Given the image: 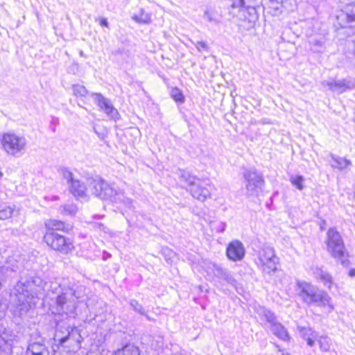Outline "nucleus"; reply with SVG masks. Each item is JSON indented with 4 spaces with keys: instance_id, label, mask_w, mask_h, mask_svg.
Listing matches in <instances>:
<instances>
[{
    "instance_id": "1",
    "label": "nucleus",
    "mask_w": 355,
    "mask_h": 355,
    "mask_svg": "<svg viewBox=\"0 0 355 355\" xmlns=\"http://www.w3.org/2000/svg\"><path fill=\"white\" fill-rule=\"evenodd\" d=\"M78 297L72 288L62 289L56 297V313L54 317L56 331L54 340L58 341L60 345L68 343L69 347H78L82 342L80 331L70 324V321L74 318Z\"/></svg>"
},
{
    "instance_id": "2",
    "label": "nucleus",
    "mask_w": 355,
    "mask_h": 355,
    "mask_svg": "<svg viewBox=\"0 0 355 355\" xmlns=\"http://www.w3.org/2000/svg\"><path fill=\"white\" fill-rule=\"evenodd\" d=\"M46 282L34 272H23L10 291V303L15 315L22 316L44 295Z\"/></svg>"
},
{
    "instance_id": "3",
    "label": "nucleus",
    "mask_w": 355,
    "mask_h": 355,
    "mask_svg": "<svg viewBox=\"0 0 355 355\" xmlns=\"http://www.w3.org/2000/svg\"><path fill=\"white\" fill-rule=\"evenodd\" d=\"M295 291L301 301L309 306H317L331 313L334 309L329 295L310 282L297 280Z\"/></svg>"
},
{
    "instance_id": "4",
    "label": "nucleus",
    "mask_w": 355,
    "mask_h": 355,
    "mask_svg": "<svg viewBox=\"0 0 355 355\" xmlns=\"http://www.w3.org/2000/svg\"><path fill=\"white\" fill-rule=\"evenodd\" d=\"M177 175L180 182L184 184L186 189L194 198L203 202L210 197L211 186L209 180L198 178L190 171L184 169H178Z\"/></svg>"
},
{
    "instance_id": "5",
    "label": "nucleus",
    "mask_w": 355,
    "mask_h": 355,
    "mask_svg": "<svg viewBox=\"0 0 355 355\" xmlns=\"http://www.w3.org/2000/svg\"><path fill=\"white\" fill-rule=\"evenodd\" d=\"M87 184L92 193L101 200H109L113 202L123 200V194L99 176L87 178Z\"/></svg>"
},
{
    "instance_id": "6",
    "label": "nucleus",
    "mask_w": 355,
    "mask_h": 355,
    "mask_svg": "<svg viewBox=\"0 0 355 355\" xmlns=\"http://www.w3.org/2000/svg\"><path fill=\"white\" fill-rule=\"evenodd\" d=\"M327 249L332 257L336 259L343 266L347 267L350 262L343 240L336 228L331 227L327 232Z\"/></svg>"
},
{
    "instance_id": "7",
    "label": "nucleus",
    "mask_w": 355,
    "mask_h": 355,
    "mask_svg": "<svg viewBox=\"0 0 355 355\" xmlns=\"http://www.w3.org/2000/svg\"><path fill=\"white\" fill-rule=\"evenodd\" d=\"M230 14L241 21L249 22L258 18L253 0H231Z\"/></svg>"
},
{
    "instance_id": "8",
    "label": "nucleus",
    "mask_w": 355,
    "mask_h": 355,
    "mask_svg": "<svg viewBox=\"0 0 355 355\" xmlns=\"http://www.w3.org/2000/svg\"><path fill=\"white\" fill-rule=\"evenodd\" d=\"M246 196L248 198H257L263 191L265 181L261 172L255 168H246L243 172Z\"/></svg>"
},
{
    "instance_id": "9",
    "label": "nucleus",
    "mask_w": 355,
    "mask_h": 355,
    "mask_svg": "<svg viewBox=\"0 0 355 355\" xmlns=\"http://www.w3.org/2000/svg\"><path fill=\"white\" fill-rule=\"evenodd\" d=\"M256 263L263 274L271 275L277 270L279 259L273 248L264 246L258 253Z\"/></svg>"
},
{
    "instance_id": "10",
    "label": "nucleus",
    "mask_w": 355,
    "mask_h": 355,
    "mask_svg": "<svg viewBox=\"0 0 355 355\" xmlns=\"http://www.w3.org/2000/svg\"><path fill=\"white\" fill-rule=\"evenodd\" d=\"M43 240L52 250L62 254H67L74 248L71 240L59 232H45Z\"/></svg>"
},
{
    "instance_id": "11",
    "label": "nucleus",
    "mask_w": 355,
    "mask_h": 355,
    "mask_svg": "<svg viewBox=\"0 0 355 355\" xmlns=\"http://www.w3.org/2000/svg\"><path fill=\"white\" fill-rule=\"evenodd\" d=\"M3 149L8 154L19 157L21 152L24 150L26 139L24 137L18 136L14 133H4L1 139Z\"/></svg>"
},
{
    "instance_id": "12",
    "label": "nucleus",
    "mask_w": 355,
    "mask_h": 355,
    "mask_svg": "<svg viewBox=\"0 0 355 355\" xmlns=\"http://www.w3.org/2000/svg\"><path fill=\"white\" fill-rule=\"evenodd\" d=\"M25 355H49L44 338L35 330L30 334Z\"/></svg>"
},
{
    "instance_id": "13",
    "label": "nucleus",
    "mask_w": 355,
    "mask_h": 355,
    "mask_svg": "<svg viewBox=\"0 0 355 355\" xmlns=\"http://www.w3.org/2000/svg\"><path fill=\"white\" fill-rule=\"evenodd\" d=\"M90 96L99 110L105 113L110 119L116 121L120 118L118 110L113 106L110 99L103 96L101 93L91 92Z\"/></svg>"
},
{
    "instance_id": "14",
    "label": "nucleus",
    "mask_w": 355,
    "mask_h": 355,
    "mask_svg": "<svg viewBox=\"0 0 355 355\" xmlns=\"http://www.w3.org/2000/svg\"><path fill=\"white\" fill-rule=\"evenodd\" d=\"M336 19L342 28L355 27V4L346 5L337 15Z\"/></svg>"
},
{
    "instance_id": "15",
    "label": "nucleus",
    "mask_w": 355,
    "mask_h": 355,
    "mask_svg": "<svg viewBox=\"0 0 355 355\" xmlns=\"http://www.w3.org/2000/svg\"><path fill=\"white\" fill-rule=\"evenodd\" d=\"M245 254V249L243 244L235 240L230 242L226 248V255L232 261H241Z\"/></svg>"
},
{
    "instance_id": "16",
    "label": "nucleus",
    "mask_w": 355,
    "mask_h": 355,
    "mask_svg": "<svg viewBox=\"0 0 355 355\" xmlns=\"http://www.w3.org/2000/svg\"><path fill=\"white\" fill-rule=\"evenodd\" d=\"M323 85L327 86L332 92L343 93L347 90L352 89L354 87V83L349 79H340L323 82Z\"/></svg>"
},
{
    "instance_id": "17",
    "label": "nucleus",
    "mask_w": 355,
    "mask_h": 355,
    "mask_svg": "<svg viewBox=\"0 0 355 355\" xmlns=\"http://www.w3.org/2000/svg\"><path fill=\"white\" fill-rule=\"evenodd\" d=\"M68 188L69 192L76 199L87 200V187L83 182L76 179L68 186Z\"/></svg>"
},
{
    "instance_id": "18",
    "label": "nucleus",
    "mask_w": 355,
    "mask_h": 355,
    "mask_svg": "<svg viewBox=\"0 0 355 355\" xmlns=\"http://www.w3.org/2000/svg\"><path fill=\"white\" fill-rule=\"evenodd\" d=\"M209 268L216 278L224 280L227 284L232 286H234L236 284V279L227 269H225L216 263H213Z\"/></svg>"
},
{
    "instance_id": "19",
    "label": "nucleus",
    "mask_w": 355,
    "mask_h": 355,
    "mask_svg": "<svg viewBox=\"0 0 355 355\" xmlns=\"http://www.w3.org/2000/svg\"><path fill=\"white\" fill-rule=\"evenodd\" d=\"M44 225L46 232H68L71 229L69 224H67L62 220L56 219L46 220L44 223Z\"/></svg>"
},
{
    "instance_id": "20",
    "label": "nucleus",
    "mask_w": 355,
    "mask_h": 355,
    "mask_svg": "<svg viewBox=\"0 0 355 355\" xmlns=\"http://www.w3.org/2000/svg\"><path fill=\"white\" fill-rule=\"evenodd\" d=\"M258 313L261 318L264 319L268 324L269 329L280 322L276 314L270 309L263 307L259 309Z\"/></svg>"
},
{
    "instance_id": "21",
    "label": "nucleus",
    "mask_w": 355,
    "mask_h": 355,
    "mask_svg": "<svg viewBox=\"0 0 355 355\" xmlns=\"http://www.w3.org/2000/svg\"><path fill=\"white\" fill-rule=\"evenodd\" d=\"M270 330L276 337L283 341L288 342L291 340L288 330L281 322L270 328Z\"/></svg>"
},
{
    "instance_id": "22",
    "label": "nucleus",
    "mask_w": 355,
    "mask_h": 355,
    "mask_svg": "<svg viewBox=\"0 0 355 355\" xmlns=\"http://www.w3.org/2000/svg\"><path fill=\"white\" fill-rule=\"evenodd\" d=\"M314 273L317 279H320L324 286L331 288L333 284V279L330 273L319 268L315 269Z\"/></svg>"
},
{
    "instance_id": "23",
    "label": "nucleus",
    "mask_w": 355,
    "mask_h": 355,
    "mask_svg": "<svg viewBox=\"0 0 355 355\" xmlns=\"http://www.w3.org/2000/svg\"><path fill=\"white\" fill-rule=\"evenodd\" d=\"M3 284V272L0 270V290L2 288ZM7 338L8 334L6 333V329L0 327V355H6V352L2 347L8 343Z\"/></svg>"
},
{
    "instance_id": "24",
    "label": "nucleus",
    "mask_w": 355,
    "mask_h": 355,
    "mask_svg": "<svg viewBox=\"0 0 355 355\" xmlns=\"http://www.w3.org/2000/svg\"><path fill=\"white\" fill-rule=\"evenodd\" d=\"M114 355H140V350L138 347L129 343L115 352Z\"/></svg>"
},
{
    "instance_id": "25",
    "label": "nucleus",
    "mask_w": 355,
    "mask_h": 355,
    "mask_svg": "<svg viewBox=\"0 0 355 355\" xmlns=\"http://www.w3.org/2000/svg\"><path fill=\"white\" fill-rule=\"evenodd\" d=\"M132 19L139 24H149L151 22V16L144 8H140L138 13L132 15Z\"/></svg>"
},
{
    "instance_id": "26",
    "label": "nucleus",
    "mask_w": 355,
    "mask_h": 355,
    "mask_svg": "<svg viewBox=\"0 0 355 355\" xmlns=\"http://www.w3.org/2000/svg\"><path fill=\"white\" fill-rule=\"evenodd\" d=\"M331 157L332 159L331 165L333 168L343 170L351 165V162L349 159L334 155H331Z\"/></svg>"
},
{
    "instance_id": "27",
    "label": "nucleus",
    "mask_w": 355,
    "mask_h": 355,
    "mask_svg": "<svg viewBox=\"0 0 355 355\" xmlns=\"http://www.w3.org/2000/svg\"><path fill=\"white\" fill-rule=\"evenodd\" d=\"M345 51L346 58L354 66H355V41L348 42Z\"/></svg>"
},
{
    "instance_id": "28",
    "label": "nucleus",
    "mask_w": 355,
    "mask_h": 355,
    "mask_svg": "<svg viewBox=\"0 0 355 355\" xmlns=\"http://www.w3.org/2000/svg\"><path fill=\"white\" fill-rule=\"evenodd\" d=\"M130 307L137 313L141 315H144L148 320H150V318L147 314L144 306L136 300L132 299L129 302Z\"/></svg>"
},
{
    "instance_id": "29",
    "label": "nucleus",
    "mask_w": 355,
    "mask_h": 355,
    "mask_svg": "<svg viewBox=\"0 0 355 355\" xmlns=\"http://www.w3.org/2000/svg\"><path fill=\"white\" fill-rule=\"evenodd\" d=\"M73 94L76 97H85L87 95H90L91 93L83 85L79 84H73L71 86Z\"/></svg>"
},
{
    "instance_id": "30",
    "label": "nucleus",
    "mask_w": 355,
    "mask_h": 355,
    "mask_svg": "<svg viewBox=\"0 0 355 355\" xmlns=\"http://www.w3.org/2000/svg\"><path fill=\"white\" fill-rule=\"evenodd\" d=\"M171 96L178 103L182 104L185 101V97L182 92L178 87L172 88Z\"/></svg>"
},
{
    "instance_id": "31",
    "label": "nucleus",
    "mask_w": 355,
    "mask_h": 355,
    "mask_svg": "<svg viewBox=\"0 0 355 355\" xmlns=\"http://www.w3.org/2000/svg\"><path fill=\"white\" fill-rule=\"evenodd\" d=\"M297 330L300 331L304 340L311 336L313 338L318 337V333L313 331L311 328L298 326Z\"/></svg>"
},
{
    "instance_id": "32",
    "label": "nucleus",
    "mask_w": 355,
    "mask_h": 355,
    "mask_svg": "<svg viewBox=\"0 0 355 355\" xmlns=\"http://www.w3.org/2000/svg\"><path fill=\"white\" fill-rule=\"evenodd\" d=\"M320 348L322 352H329L331 348V339L328 336H321L318 338Z\"/></svg>"
},
{
    "instance_id": "33",
    "label": "nucleus",
    "mask_w": 355,
    "mask_h": 355,
    "mask_svg": "<svg viewBox=\"0 0 355 355\" xmlns=\"http://www.w3.org/2000/svg\"><path fill=\"white\" fill-rule=\"evenodd\" d=\"M304 178L302 175H291L290 177L291 183L300 191H302L304 187Z\"/></svg>"
},
{
    "instance_id": "34",
    "label": "nucleus",
    "mask_w": 355,
    "mask_h": 355,
    "mask_svg": "<svg viewBox=\"0 0 355 355\" xmlns=\"http://www.w3.org/2000/svg\"><path fill=\"white\" fill-rule=\"evenodd\" d=\"M161 254L168 263H171L175 256V252L168 248H163L161 250Z\"/></svg>"
},
{
    "instance_id": "35",
    "label": "nucleus",
    "mask_w": 355,
    "mask_h": 355,
    "mask_svg": "<svg viewBox=\"0 0 355 355\" xmlns=\"http://www.w3.org/2000/svg\"><path fill=\"white\" fill-rule=\"evenodd\" d=\"M14 208L10 206H6L0 209V220H6L12 217Z\"/></svg>"
},
{
    "instance_id": "36",
    "label": "nucleus",
    "mask_w": 355,
    "mask_h": 355,
    "mask_svg": "<svg viewBox=\"0 0 355 355\" xmlns=\"http://www.w3.org/2000/svg\"><path fill=\"white\" fill-rule=\"evenodd\" d=\"M310 44L311 49L314 52L321 53L324 51V42L319 40H313Z\"/></svg>"
},
{
    "instance_id": "37",
    "label": "nucleus",
    "mask_w": 355,
    "mask_h": 355,
    "mask_svg": "<svg viewBox=\"0 0 355 355\" xmlns=\"http://www.w3.org/2000/svg\"><path fill=\"white\" fill-rule=\"evenodd\" d=\"M62 176L64 179L67 181L68 186L71 184L72 181L75 180L73 174L68 170L67 168H63L61 169Z\"/></svg>"
},
{
    "instance_id": "38",
    "label": "nucleus",
    "mask_w": 355,
    "mask_h": 355,
    "mask_svg": "<svg viewBox=\"0 0 355 355\" xmlns=\"http://www.w3.org/2000/svg\"><path fill=\"white\" fill-rule=\"evenodd\" d=\"M77 211V207L74 205H66L63 207L62 213L67 215H73Z\"/></svg>"
},
{
    "instance_id": "39",
    "label": "nucleus",
    "mask_w": 355,
    "mask_h": 355,
    "mask_svg": "<svg viewBox=\"0 0 355 355\" xmlns=\"http://www.w3.org/2000/svg\"><path fill=\"white\" fill-rule=\"evenodd\" d=\"M193 44L195 45L198 51H208L209 46L208 44L202 41H197L196 42H193Z\"/></svg>"
},
{
    "instance_id": "40",
    "label": "nucleus",
    "mask_w": 355,
    "mask_h": 355,
    "mask_svg": "<svg viewBox=\"0 0 355 355\" xmlns=\"http://www.w3.org/2000/svg\"><path fill=\"white\" fill-rule=\"evenodd\" d=\"M226 224L224 223H220L218 227L216 228V232L223 233L225 230Z\"/></svg>"
},
{
    "instance_id": "41",
    "label": "nucleus",
    "mask_w": 355,
    "mask_h": 355,
    "mask_svg": "<svg viewBox=\"0 0 355 355\" xmlns=\"http://www.w3.org/2000/svg\"><path fill=\"white\" fill-rule=\"evenodd\" d=\"M316 339H317V338H313L312 336L309 337L308 338L306 339L307 345L310 347H313L315 344V340Z\"/></svg>"
},
{
    "instance_id": "42",
    "label": "nucleus",
    "mask_w": 355,
    "mask_h": 355,
    "mask_svg": "<svg viewBox=\"0 0 355 355\" xmlns=\"http://www.w3.org/2000/svg\"><path fill=\"white\" fill-rule=\"evenodd\" d=\"M99 24L101 26L109 28V23L105 18H101L99 20Z\"/></svg>"
},
{
    "instance_id": "43",
    "label": "nucleus",
    "mask_w": 355,
    "mask_h": 355,
    "mask_svg": "<svg viewBox=\"0 0 355 355\" xmlns=\"http://www.w3.org/2000/svg\"><path fill=\"white\" fill-rule=\"evenodd\" d=\"M94 131L101 140L105 139V135L103 132H99L95 128H94Z\"/></svg>"
},
{
    "instance_id": "44",
    "label": "nucleus",
    "mask_w": 355,
    "mask_h": 355,
    "mask_svg": "<svg viewBox=\"0 0 355 355\" xmlns=\"http://www.w3.org/2000/svg\"><path fill=\"white\" fill-rule=\"evenodd\" d=\"M204 17L206 18L209 21H214V19L212 17H211L208 12H205Z\"/></svg>"
},
{
    "instance_id": "45",
    "label": "nucleus",
    "mask_w": 355,
    "mask_h": 355,
    "mask_svg": "<svg viewBox=\"0 0 355 355\" xmlns=\"http://www.w3.org/2000/svg\"><path fill=\"white\" fill-rule=\"evenodd\" d=\"M123 53V50L121 49H116L115 51H112V54L114 55H121Z\"/></svg>"
},
{
    "instance_id": "46",
    "label": "nucleus",
    "mask_w": 355,
    "mask_h": 355,
    "mask_svg": "<svg viewBox=\"0 0 355 355\" xmlns=\"http://www.w3.org/2000/svg\"><path fill=\"white\" fill-rule=\"evenodd\" d=\"M349 275L350 277H355V269L354 268H352L349 271Z\"/></svg>"
},
{
    "instance_id": "47",
    "label": "nucleus",
    "mask_w": 355,
    "mask_h": 355,
    "mask_svg": "<svg viewBox=\"0 0 355 355\" xmlns=\"http://www.w3.org/2000/svg\"><path fill=\"white\" fill-rule=\"evenodd\" d=\"M80 56H83V57H84V56H85V54H84V53H83V51H80Z\"/></svg>"
},
{
    "instance_id": "48",
    "label": "nucleus",
    "mask_w": 355,
    "mask_h": 355,
    "mask_svg": "<svg viewBox=\"0 0 355 355\" xmlns=\"http://www.w3.org/2000/svg\"><path fill=\"white\" fill-rule=\"evenodd\" d=\"M270 2H277L278 0H269Z\"/></svg>"
},
{
    "instance_id": "49",
    "label": "nucleus",
    "mask_w": 355,
    "mask_h": 355,
    "mask_svg": "<svg viewBox=\"0 0 355 355\" xmlns=\"http://www.w3.org/2000/svg\"><path fill=\"white\" fill-rule=\"evenodd\" d=\"M3 176V173L1 171H0V179L2 178Z\"/></svg>"
},
{
    "instance_id": "50",
    "label": "nucleus",
    "mask_w": 355,
    "mask_h": 355,
    "mask_svg": "<svg viewBox=\"0 0 355 355\" xmlns=\"http://www.w3.org/2000/svg\"><path fill=\"white\" fill-rule=\"evenodd\" d=\"M283 355H291V354L287 353V354H283Z\"/></svg>"
}]
</instances>
